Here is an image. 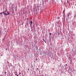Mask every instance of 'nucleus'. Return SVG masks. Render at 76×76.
<instances>
[{
    "mask_svg": "<svg viewBox=\"0 0 76 76\" xmlns=\"http://www.w3.org/2000/svg\"><path fill=\"white\" fill-rule=\"evenodd\" d=\"M45 43H46V41H45Z\"/></svg>",
    "mask_w": 76,
    "mask_h": 76,
    "instance_id": "ddd939ff",
    "label": "nucleus"
},
{
    "mask_svg": "<svg viewBox=\"0 0 76 76\" xmlns=\"http://www.w3.org/2000/svg\"><path fill=\"white\" fill-rule=\"evenodd\" d=\"M67 3H68V4H69V1H67Z\"/></svg>",
    "mask_w": 76,
    "mask_h": 76,
    "instance_id": "39448f33",
    "label": "nucleus"
},
{
    "mask_svg": "<svg viewBox=\"0 0 76 76\" xmlns=\"http://www.w3.org/2000/svg\"><path fill=\"white\" fill-rule=\"evenodd\" d=\"M15 75H16H16H17V74H15Z\"/></svg>",
    "mask_w": 76,
    "mask_h": 76,
    "instance_id": "dca6fc26",
    "label": "nucleus"
},
{
    "mask_svg": "<svg viewBox=\"0 0 76 76\" xmlns=\"http://www.w3.org/2000/svg\"><path fill=\"white\" fill-rule=\"evenodd\" d=\"M30 23H31V24H32V21H31Z\"/></svg>",
    "mask_w": 76,
    "mask_h": 76,
    "instance_id": "f03ea898",
    "label": "nucleus"
},
{
    "mask_svg": "<svg viewBox=\"0 0 76 76\" xmlns=\"http://www.w3.org/2000/svg\"><path fill=\"white\" fill-rule=\"evenodd\" d=\"M6 12L7 13H6ZM3 14L4 15H6V16L7 15H10L9 13L7 12H6V11H5V12H3Z\"/></svg>",
    "mask_w": 76,
    "mask_h": 76,
    "instance_id": "f257e3e1",
    "label": "nucleus"
},
{
    "mask_svg": "<svg viewBox=\"0 0 76 76\" xmlns=\"http://www.w3.org/2000/svg\"><path fill=\"white\" fill-rule=\"evenodd\" d=\"M3 56V55L1 54V56Z\"/></svg>",
    "mask_w": 76,
    "mask_h": 76,
    "instance_id": "2eb2a0df",
    "label": "nucleus"
},
{
    "mask_svg": "<svg viewBox=\"0 0 76 76\" xmlns=\"http://www.w3.org/2000/svg\"><path fill=\"white\" fill-rule=\"evenodd\" d=\"M6 50H7V48H6Z\"/></svg>",
    "mask_w": 76,
    "mask_h": 76,
    "instance_id": "a211bd4d",
    "label": "nucleus"
},
{
    "mask_svg": "<svg viewBox=\"0 0 76 76\" xmlns=\"http://www.w3.org/2000/svg\"><path fill=\"white\" fill-rule=\"evenodd\" d=\"M20 74H21V73L20 72H19V74L20 75Z\"/></svg>",
    "mask_w": 76,
    "mask_h": 76,
    "instance_id": "9d476101",
    "label": "nucleus"
},
{
    "mask_svg": "<svg viewBox=\"0 0 76 76\" xmlns=\"http://www.w3.org/2000/svg\"><path fill=\"white\" fill-rule=\"evenodd\" d=\"M59 19V18L58 17V19Z\"/></svg>",
    "mask_w": 76,
    "mask_h": 76,
    "instance_id": "9b49d317",
    "label": "nucleus"
},
{
    "mask_svg": "<svg viewBox=\"0 0 76 76\" xmlns=\"http://www.w3.org/2000/svg\"><path fill=\"white\" fill-rule=\"evenodd\" d=\"M49 34L50 35H51V33H49Z\"/></svg>",
    "mask_w": 76,
    "mask_h": 76,
    "instance_id": "423d86ee",
    "label": "nucleus"
},
{
    "mask_svg": "<svg viewBox=\"0 0 76 76\" xmlns=\"http://www.w3.org/2000/svg\"><path fill=\"white\" fill-rule=\"evenodd\" d=\"M66 66H67V64H66Z\"/></svg>",
    "mask_w": 76,
    "mask_h": 76,
    "instance_id": "4468645a",
    "label": "nucleus"
},
{
    "mask_svg": "<svg viewBox=\"0 0 76 76\" xmlns=\"http://www.w3.org/2000/svg\"><path fill=\"white\" fill-rule=\"evenodd\" d=\"M0 14H1V15H3V13L1 12L0 13Z\"/></svg>",
    "mask_w": 76,
    "mask_h": 76,
    "instance_id": "20e7f679",
    "label": "nucleus"
},
{
    "mask_svg": "<svg viewBox=\"0 0 76 76\" xmlns=\"http://www.w3.org/2000/svg\"><path fill=\"white\" fill-rule=\"evenodd\" d=\"M28 70H29V68H28Z\"/></svg>",
    "mask_w": 76,
    "mask_h": 76,
    "instance_id": "1a4fd4ad",
    "label": "nucleus"
},
{
    "mask_svg": "<svg viewBox=\"0 0 76 76\" xmlns=\"http://www.w3.org/2000/svg\"><path fill=\"white\" fill-rule=\"evenodd\" d=\"M36 60H37V58H36Z\"/></svg>",
    "mask_w": 76,
    "mask_h": 76,
    "instance_id": "0eeeda50",
    "label": "nucleus"
},
{
    "mask_svg": "<svg viewBox=\"0 0 76 76\" xmlns=\"http://www.w3.org/2000/svg\"><path fill=\"white\" fill-rule=\"evenodd\" d=\"M17 76H19V75H17Z\"/></svg>",
    "mask_w": 76,
    "mask_h": 76,
    "instance_id": "f3484780",
    "label": "nucleus"
},
{
    "mask_svg": "<svg viewBox=\"0 0 76 76\" xmlns=\"http://www.w3.org/2000/svg\"><path fill=\"white\" fill-rule=\"evenodd\" d=\"M43 41H45V40H44V39H43Z\"/></svg>",
    "mask_w": 76,
    "mask_h": 76,
    "instance_id": "6e6552de",
    "label": "nucleus"
},
{
    "mask_svg": "<svg viewBox=\"0 0 76 76\" xmlns=\"http://www.w3.org/2000/svg\"><path fill=\"white\" fill-rule=\"evenodd\" d=\"M27 20H28L29 19V18H27Z\"/></svg>",
    "mask_w": 76,
    "mask_h": 76,
    "instance_id": "f8f14e48",
    "label": "nucleus"
},
{
    "mask_svg": "<svg viewBox=\"0 0 76 76\" xmlns=\"http://www.w3.org/2000/svg\"><path fill=\"white\" fill-rule=\"evenodd\" d=\"M6 73H7V72H5L4 73H5V75H6Z\"/></svg>",
    "mask_w": 76,
    "mask_h": 76,
    "instance_id": "7ed1b4c3",
    "label": "nucleus"
}]
</instances>
